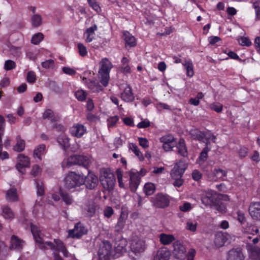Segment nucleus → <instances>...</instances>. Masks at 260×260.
<instances>
[{"mask_svg":"<svg viewBox=\"0 0 260 260\" xmlns=\"http://www.w3.org/2000/svg\"><path fill=\"white\" fill-rule=\"evenodd\" d=\"M184 173V171H183V169L176 168V167L174 166L171 171V175L173 178H176L177 177L182 178Z\"/></svg>","mask_w":260,"mask_h":260,"instance_id":"obj_46","label":"nucleus"},{"mask_svg":"<svg viewBox=\"0 0 260 260\" xmlns=\"http://www.w3.org/2000/svg\"><path fill=\"white\" fill-rule=\"evenodd\" d=\"M125 225V220L121 215L118 219V221L115 226L114 233L116 234L120 233L124 228Z\"/></svg>","mask_w":260,"mask_h":260,"instance_id":"obj_42","label":"nucleus"},{"mask_svg":"<svg viewBox=\"0 0 260 260\" xmlns=\"http://www.w3.org/2000/svg\"><path fill=\"white\" fill-rule=\"evenodd\" d=\"M144 190L147 195H151L155 190V186L152 183H146L144 186Z\"/></svg>","mask_w":260,"mask_h":260,"instance_id":"obj_52","label":"nucleus"},{"mask_svg":"<svg viewBox=\"0 0 260 260\" xmlns=\"http://www.w3.org/2000/svg\"><path fill=\"white\" fill-rule=\"evenodd\" d=\"M129 185L131 190L135 192L140 182L141 178L138 173L129 172Z\"/></svg>","mask_w":260,"mask_h":260,"instance_id":"obj_16","label":"nucleus"},{"mask_svg":"<svg viewBox=\"0 0 260 260\" xmlns=\"http://www.w3.org/2000/svg\"><path fill=\"white\" fill-rule=\"evenodd\" d=\"M120 98L122 101L127 103L134 101L135 96L129 85L126 84L123 90L120 93Z\"/></svg>","mask_w":260,"mask_h":260,"instance_id":"obj_18","label":"nucleus"},{"mask_svg":"<svg viewBox=\"0 0 260 260\" xmlns=\"http://www.w3.org/2000/svg\"><path fill=\"white\" fill-rule=\"evenodd\" d=\"M175 139L172 135H167L161 137L159 141L162 144H175Z\"/></svg>","mask_w":260,"mask_h":260,"instance_id":"obj_44","label":"nucleus"},{"mask_svg":"<svg viewBox=\"0 0 260 260\" xmlns=\"http://www.w3.org/2000/svg\"><path fill=\"white\" fill-rule=\"evenodd\" d=\"M43 34L41 32H38L32 36L31 41L32 44L38 45L43 40Z\"/></svg>","mask_w":260,"mask_h":260,"instance_id":"obj_48","label":"nucleus"},{"mask_svg":"<svg viewBox=\"0 0 260 260\" xmlns=\"http://www.w3.org/2000/svg\"><path fill=\"white\" fill-rule=\"evenodd\" d=\"M81 125L80 124H76L73 125L70 129L71 134L77 138L75 139L76 145H73L72 148L73 151H76L80 148V138L81 137Z\"/></svg>","mask_w":260,"mask_h":260,"instance_id":"obj_11","label":"nucleus"},{"mask_svg":"<svg viewBox=\"0 0 260 260\" xmlns=\"http://www.w3.org/2000/svg\"><path fill=\"white\" fill-rule=\"evenodd\" d=\"M80 175L75 172H71L64 179V187L70 189L79 186Z\"/></svg>","mask_w":260,"mask_h":260,"instance_id":"obj_7","label":"nucleus"},{"mask_svg":"<svg viewBox=\"0 0 260 260\" xmlns=\"http://www.w3.org/2000/svg\"><path fill=\"white\" fill-rule=\"evenodd\" d=\"M138 141L139 145L143 148L146 149L149 147V142L146 138L139 137Z\"/></svg>","mask_w":260,"mask_h":260,"instance_id":"obj_61","label":"nucleus"},{"mask_svg":"<svg viewBox=\"0 0 260 260\" xmlns=\"http://www.w3.org/2000/svg\"><path fill=\"white\" fill-rule=\"evenodd\" d=\"M113 68L112 62L105 57L102 59L100 62L99 78L100 82L104 87L108 86L110 80V72Z\"/></svg>","mask_w":260,"mask_h":260,"instance_id":"obj_4","label":"nucleus"},{"mask_svg":"<svg viewBox=\"0 0 260 260\" xmlns=\"http://www.w3.org/2000/svg\"><path fill=\"white\" fill-rule=\"evenodd\" d=\"M16 67V63L12 60H7L4 64V69L9 71L15 69Z\"/></svg>","mask_w":260,"mask_h":260,"instance_id":"obj_55","label":"nucleus"},{"mask_svg":"<svg viewBox=\"0 0 260 260\" xmlns=\"http://www.w3.org/2000/svg\"><path fill=\"white\" fill-rule=\"evenodd\" d=\"M60 194L62 197L63 201L67 204H71L73 202V199L70 197V196L66 193H64L62 191L61 189H60Z\"/></svg>","mask_w":260,"mask_h":260,"instance_id":"obj_56","label":"nucleus"},{"mask_svg":"<svg viewBox=\"0 0 260 260\" xmlns=\"http://www.w3.org/2000/svg\"><path fill=\"white\" fill-rule=\"evenodd\" d=\"M174 166L176 167V168L183 169V171L185 172L188 167V164L184 160V158H183L177 161Z\"/></svg>","mask_w":260,"mask_h":260,"instance_id":"obj_51","label":"nucleus"},{"mask_svg":"<svg viewBox=\"0 0 260 260\" xmlns=\"http://www.w3.org/2000/svg\"><path fill=\"white\" fill-rule=\"evenodd\" d=\"M172 254L175 259L178 260H194L196 251L193 248H190L186 252V246L179 240L175 241L173 245Z\"/></svg>","mask_w":260,"mask_h":260,"instance_id":"obj_3","label":"nucleus"},{"mask_svg":"<svg viewBox=\"0 0 260 260\" xmlns=\"http://www.w3.org/2000/svg\"><path fill=\"white\" fill-rule=\"evenodd\" d=\"M25 147V141L21 138L20 136H17L16 143L13 147V150L15 151L20 152L24 150Z\"/></svg>","mask_w":260,"mask_h":260,"instance_id":"obj_38","label":"nucleus"},{"mask_svg":"<svg viewBox=\"0 0 260 260\" xmlns=\"http://www.w3.org/2000/svg\"><path fill=\"white\" fill-rule=\"evenodd\" d=\"M87 92L82 90V103H84V106L86 111H92L94 108V103L92 99L87 97Z\"/></svg>","mask_w":260,"mask_h":260,"instance_id":"obj_23","label":"nucleus"},{"mask_svg":"<svg viewBox=\"0 0 260 260\" xmlns=\"http://www.w3.org/2000/svg\"><path fill=\"white\" fill-rule=\"evenodd\" d=\"M210 151L209 149L207 148V147H204L203 148L197 159V162L199 165H201L206 161L208 157V153Z\"/></svg>","mask_w":260,"mask_h":260,"instance_id":"obj_40","label":"nucleus"},{"mask_svg":"<svg viewBox=\"0 0 260 260\" xmlns=\"http://www.w3.org/2000/svg\"><path fill=\"white\" fill-rule=\"evenodd\" d=\"M81 156L80 155H72L67 158H64L61 163L63 169L69 168L73 165H80Z\"/></svg>","mask_w":260,"mask_h":260,"instance_id":"obj_13","label":"nucleus"},{"mask_svg":"<svg viewBox=\"0 0 260 260\" xmlns=\"http://www.w3.org/2000/svg\"><path fill=\"white\" fill-rule=\"evenodd\" d=\"M228 239L226 234L222 232H218L216 233L215 236V245L217 247H221L224 245Z\"/></svg>","mask_w":260,"mask_h":260,"instance_id":"obj_27","label":"nucleus"},{"mask_svg":"<svg viewBox=\"0 0 260 260\" xmlns=\"http://www.w3.org/2000/svg\"><path fill=\"white\" fill-rule=\"evenodd\" d=\"M91 72H84V76L82 77V81H84L86 86L90 89L92 92H100L104 89L103 87L93 79H87L86 77V74H91Z\"/></svg>","mask_w":260,"mask_h":260,"instance_id":"obj_8","label":"nucleus"},{"mask_svg":"<svg viewBox=\"0 0 260 260\" xmlns=\"http://www.w3.org/2000/svg\"><path fill=\"white\" fill-rule=\"evenodd\" d=\"M99 184L98 177L91 171H88L87 175L85 177L82 185L86 188L90 190L94 189Z\"/></svg>","mask_w":260,"mask_h":260,"instance_id":"obj_9","label":"nucleus"},{"mask_svg":"<svg viewBox=\"0 0 260 260\" xmlns=\"http://www.w3.org/2000/svg\"><path fill=\"white\" fill-rule=\"evenodd\" d=\"M227 172L221 169H215L211 172V174H208V178L211 181H216L218 179L221 180H224V177L226 176Z\"/></svg>","mask_w":260,"mask_h":260,"instance_id":"obj_21","label":"nucleus"},{"mask_svg":"<svg viewBox=\"0 0 260 260\" xmlns=\"http://www.w3.org/2000/svg\"><path fill=\"white\" fill-rule=\"evenodd\" d=\"M119 119V118L118 116H114L109 117L107 119L108 127L109 128L113 127L116 125Z\"/></svg>","mask_w":260,"mask_h":260,"instance_id":"obj_50","label":"nucleus"},{"mask_svg":"<svg viewBox=\"0 0 260 260\" xmlns=\"http://www.w3.org/2000/svg\"><path fill=\"white\" fill-rule=\"evenodd\" d=\"M171 253L169 249L165 247L159 248L154 256L153 260H169Z\"/></svg>","mask_w":260,"mask_h":260,"instance_id":"obj_22","label":"nucleus"},{"mask_svg":"<svg viewBox=\"0 0 260 260\" xmlns=\"http://www.w3.org/2000/svg\"><path fill=\"white\" fill-rule=\"evenodd\" d=\"M239 44L243 46H250L251 45V42L247 37H241L239 40Z\"/></svg>","mask_w":260,"mask_h":260,"instance_id":"obj_62","label":"nucleus"},{"mask_svg":"<svg viewBox=\"0 0 260 260\" xmlns=\"http://www.w3.org/2000/svg\"><path fill=\"white\" fill-rule=\"evenodd\" d=\"M41 64L45 69L53 68L54 67V61L52 59H48L43 61Z\"/></svg>","mask_w":260,"mask_h":260,"instance_id":"obj_59","label":"nucleus"},{"mask_svg":"<svg viewBox=\"0 0 260 260\" xmlns=\"http://www.w3.org/2000/svg\"><path fill=\"white\" fill-rule=\"evenodd\" d=\"M248 211L250 215L253 219L260 220V202H251Z\"/></svg>","mask_w":260,"mask_h":260,"instance_id":"obj_17","label":"nucleus"},{"mask_svg":"<svg viewBox=\"0 0 260 260\" xmlns=\"http://www.w3.org/2000/svg\"><path fill=\"white\" fill-rule=\"evenodd\" d=\"M57 142L64 151L70 146L69 138L64 134L59 135L57 138Z\"/></svg>","mask_w":260,"mask_h":260,"instance_id":"obj_29","label":"nucleus"},{"mask_svg":"<svg viewBox=\"0 0 260 260\" xmlns=\"http://www.w3.org/2000/svg\"><path fill=\"white\" fill-rule=\"evenodd\" d=\"M210 108L212 110L219 113H221L223 110V105L219 102H214L210 105Z\"/></svg>","mask_w":260,"mask_h":260,"instance_id":"obj_49","label":"nucleus"},{"mask_svg":"<svg viewBox=\"0 0 260 260\" xmlns=\"http://www.w3.org/2000/svg\"><path fill=\"white\" fill-rule=\"evenodd\" d=\"M113 250L112 245L108 241H104L98 251L100 260H109Z\"/></svg>","mask_w":260,"mask_h":260,"instance_id":"obj_6","label":"nucleus"},{"mask_svg":"<svg viewBox=\"0 0 260 260\" xmlns=\"http://www.w3.org/2000/svg\"><path fill=\"white\" fill-rule=\"evenodd\" d=\"M2 216L7 220H12L15 218V214L8 205H3L1 207Z\"/></svg>","mask_w":260,"mask_h":260,"instance_id":"obj_26","label":"nucleus"},{"mask_svg":"<svg viewBox=\"0 0 260 260\" xmlns=\"http://www.w3.org/2000/svg\"><path fill=\"white\" fill-rule=\"evenodd\" d=\"M97 29V25L94 24L86 30L84 35L87 42H91L93 40L95 35V31Z\"/></svg>","mask_w":260,"mask_h":260,"instance_id":"obj_28","label":"nucleus"},{"mask_svg":"<svg viewBox=\"0 0 260 260\" xmlns=\"http://www.w3.org/2000/svg\"><path fill=\"white\" fill-rule=\"evenodd\" d=\"M21 47L15 46H11L9 48V51L14 56H18L21 54Z\"/></svg>","mask_w":260,"mask_h":260,"instance_id":"obj_53","label":"nucleus"},{"mask_svg":"<svg viewBox=\"0 0 260 260\" xmlns=\"http://www.w3.org/2000/svg\"><path fill=\"white\" fill-rule=\"evenodd\" d=\"M30 228L34 238L39 247L41 249L50 248L54 251L53 253L54 260H62L60 256L56 251L61 252L65 257L69 256V252L67 250L64 244L58 239H54L53 242L45 241V237L42 233L40 228L30 223Z\"/></svg>","mask_w":260,"mask_h":260,"instance_id":"obj_1","label":"nucleus"},{"mask_svg":"<svg viewBox=\"0 0 260 260\" xmlns=\"http://www.w3.org/2000/svg\"><path fill=\"white\" fill-rule=\"evenodd\" d=\"M37 186V193L38 196H43L44 192V187L43 182L41 181L36 182Z\"/></svg>","mask_w":260,"mask_h":260,"instance_id":"obj_54","label":"nucleus"},{"mask_svg":"<svg viewBox=\"0 0 260 260\" xmlns=\"http://www.w3.org/2000/svg\"><path fill=\"white\" fill-rule=\"evenodd\" d=\"M207 132L200 131L197 128L191 129L189 134L191 137V138L194 140H197L199 142L204 141V138L206 136V134Z\"/></svg>","mask_w":260,"mask_h":260,"instance_id":"obj_25","label":"nucleus"},{"mask_svg":"<svg viewBox=\"0 0 260 260\" xmlns=\"http://www.w3.org/2000/svg\"><path fill=\"white\" fill-rule=\"evenodd\" d=\"M6 200L9 202H15L18 200L17 190L15 188L9 189L6 194Z\"/></svg>","mask_w":260,"mask_h":260,"instance_id":"obj_33","label":"nucleus"},{"mask_svg":"<svg viewBox=\"0 0 260 260\" xmlns=\"http://www.w3.org/2000/svg\"><path fill=\"white\" fill-rule=\"evenodd\" d=\"M42 17L40 15L35 14L31 17V24L33 27H38L42 24Z\"/></svg>","mask_w":260,"mask_h":260,"instance_id":"obj_41","label":"nucleus"},{"mask_svg":"<svg viewBox=\"0 0 260 260\" xmlns=\"http://www.w3.org/2000/svg\"><path fill=\"white\" fill-rule=\"evenodd\" d=\"M96 210V206L94 204L90 205L87 211V215L88 217H92L94 216Z\"/></svg>","mask_w":260,"mask_h":260,"instance_id":"obj_58","label":"nucleus"},{"mask_svg":"<svg viewBox=\"0 0 260 260\" xmlns=\"http://www.w3.org/2000/svg\"><path fill=\"white\" fill-rule=\"evenodd\" d=\"M115 249L118 253H123L126 251V247L127 242L126 239L123 238L120 235L119 237L114 239Z\"/></svg>","mask_w":260,"mask_h":260,"instance_id":"obj_20","label":"nucleus"},{"mask_svg":"<svg viewBox=\"0 0 260 260\" xmlns=\"http://www.w3.org/2000/svg\"><path fill=\"white\" fill-rule=\"evenodd\" d=\"M176 147L175 153L176 154L182 157L183 158H188V151L184 138H180L178 141L175 143Z\"/></svg>","mask_w":260,"mask_h":260,"instance_id":"obj_10","label":"nucleus"},{"mask_svg":"<svg viewBox=\"0 0 260 260\" xmlns=\"http://www.w3.org/2000/svg\"><path fill=\"white\" fill-rule=\"evenodd\" d=\"M201 201L204 205L214 207L219 212L223 213L226 211V207L222 202V195L215 191L211 190L205 192L201 196Z\"/></svg>","mask_w":260,"mask_h":260,"instance_id":"obj_2","label":"nucleus"},{"mask_svg":"<svg viewBox=\"0 0 260 260\" xmlns=\"http://www.w3.org/2000/svg\"><path fill=\"white\" fill-rule=\"evenodd\" d=\"M100 180L105 189L111 191L114 189L116 178L110 169H104L101 171Z\"/></svg>","mask_w":260,"mask_h":260,"instance_id":"obj_5","label":"nucleus"},{"mask_svg":"<svg viewBox=\"0 0 260 260\" xmlns=\"http://www.w3.org/2000/svg\"><path fill=\"white\" fill-rule=\"evenodd\" d=\"M145 249V242L141 240H134L131 244V250L136 255L142 253Z\"/></svg>","mask_w":260,"mask_h":260,"instance_id":"obj_15","label":"nucleus"},{"mask_svg":"<svg viewBox=\"0 0 260 260\" xmlns=\"http://www.w3.org/2000/svg\"><path fill=\"white\" fill-rule=\"evenodd\" d=\"M239 157L243 158L245 157L248 154V149L245 147H241L238 150Z\"/></svg>","mask_w":260,"mask_h":260,"instance_id":"obj_63","label":"nucleus"},{"mask_svg":"<svg viewBox=\"0 0 260 260\" xmlns=\"http://www.w3.org/2000/svg\"><path fill=\"white\" fill-rule=\"evenodd\" d=\"M17 163L21 164L23 166L29 167L30 161L28 157L23 154H19L17 158Z\"/></svg>","mask_w":260,"mask_h":260,"instance_id":"obj_45","label":"nucleus"},{"mask_svg":"<svg viewBox=\"0 0 260 260\" xmlns=\"http://www.w3.org/2000/svg\"><path fill=\"white\" fill-rule=\"evenodd\" d=\"M245 256L241 248L230 250L227 254V260H244Z\"/></svg>","mask_w":260,"mask_h":260,"instance_id":"obj_14","label":"nucleus"},{"mask_svg":"<svg viewBox=\"0 0 260 260\" xmlns=\"http://www.w3.org/2000/svg\"><path fill=\"white\" fill-rule=\"evenodd\" d=\"M41 172V169L38 165H34L32 167L31 171V174L34 176L36 177L39 175Z\"/></svg>","mask_w":260,"mask_h":260,"instance_id":"obj_64","label":"nucleus"},{"mask_svg":"<svg viewBox=\"0 0 260 260\" xmlns=\"http://www.w3.org/2000/svg\"><path fill=\"white\" fill-rule=\"evenodd\" d=\"M205 135L204 141L203 142L205 143V147H207L209 149V150H211V142L215 143L216 137L213 134L208 132H207Z\"/></svg>","mask_w":260,"mask_h":260,"instance_id":"obj_37","label":"nucleus"},{"mask_svg":"<svg viewBox=\"0 0 260 260\" xmlns=\"http://www.w3.org/2000/svg\"><path fill=\"white\" fill-rule=\"evenodd\" d=\"M122 38L124 41V47L126 49L128 50L137 46L136 39L128 31L124 30L122 32Z\"/></svg>","mask_w":260,"mask_h":260,"instance_id":"obj_12","label":"nucleus"},{"mask_svg":"<svg viewBox=\"0 0 260 260\" xmlns=\"http://www.w3.org/2000/svg\"><path fill=\"white\" fill-rule=\"evenodd\" d=\"M182 66L184 67L187 76L192 77L194 75L193 65L191 60L185 59L182 62Z\"/></svg>","mask_w":260,"mask_h":260,"instance_id":"obj_32","label":"nucleus"},{"mask_svg":"<svg viewBox=\"0 0 260 260\" xmlns=\"http://www.w3.org/2000/svg\"><path fill=\"white\" fill-rule=\"evenodd\" d=\"M249 255L253 260H260V248L253 246L249 249Z\"/></svg>","mask_w":260,"mask_h":260,"instance_id":"obj_39","label":"nucleus"},{"mask_svg":"<svg viewBox=\"0 0 260 260\" xmlns=\"http://www.w3.org/2000/svg\"><path fill=\"white\" fill-rule=\"evenodd\" d=\"M43 118L44 119H49L51 121L57 120L53 112L51 109H47L45 111L43 115Z\"/></svg>","mask_w":260,"mask_h":260,"instance_id":"obj_47","label":"nucleus"},{"mask_svg":"<svg viewBox=\"0 0 260 260\" xmlns=\"http://www.w3.org/2000/svg\"><path fill=\"white\" fill-rule=\"evenodd\" d=\"M116 174L117 177V181L119 186L120 188H125L124 182H127L128 180V177L123 175V172L121 169H117L116 171Z\"/></svg>","mask_w":260,"mask_h":260,"instance_id":"obj_35","label":"nucleus"},{"mask_svg":"<svg viewBox=\"0 0 260 260\" xmlns=\"http://www.w3.org/2000/svg\"><path fill=\"white\" fill-rule=\"evenodd\" d=\"M159 241L164 245H167L175 241V237L173 235L162 233L159 235Z\"/></svg>","mask_w":260,"mask_h":260,"instance_id":"obj_34","label":"nucleus"},{"mask_svg":"<svg viewBox=\"0 0 260 260\" xmlns=\"http://www.w3.org/2000/svg\"><path fill=\"white\" fill-rule=\"evenodd\" d=\"M46 149V146L44 144H41L39 145L35 150L34 152V156L35 157H37L41 159V156L44 153Z\"/></svg>","mask_w":260,"mask_h":260,"instance_id":"obj_43","label":"nucleus"},{"mask_svg":"<svg viewBox=\"0 0 260 260\" xmlns=\"http://www.w3.org/2000/svg\"><path fill=\"white\" fill-rule=\"evenodd\" d=\"M81 237V225L80 222L77 223L72 230L69 231L68 237L79 239Z\"/></svg>","mask_w":260,"mask_h":260,"instance_id":"obj_31","label":"nucleus"},{"mask_svg":"<svg viewBox=\"0 0 260 260\" xmlns=\"http://www.w3.org/2000/svg\"><path fill=\"white\" fill-rule=\"evenodd\" d=\"M170 204V200L168 197L162 193H158L154 201V205L160 208L168 207Z\"/></svg>","mask_w":260,"mask_h":260,"instance_id":"obj_19","label":"nucleus"},{"mask_svg":"<svg viewBox=\"0 0 260 260\" xmlns=\"http://www.w3.org/2000/svg\"><path fill=\"white\" fill-rule=\"evenodd\" d=\"M129 60L126 57H123L121 60V65L119 67V71L124 74H130L131 69L129 66Z\"/></svg>","mask_w":260,"mask_h":260,"instance_id":"obj_30","label":"nucleus"},{"mask_svg":"<svg viewBox=\"0 0 260 260\" xmlns=\"http://www.w3.org/2000/svg\"><path fill=\"white\" fill-rule=\"evenodd\" d=\"M24 245V242L13 235L11 238L10 248L12 250L19 251L21 250Z\"/></svg>","mask_w":260,"mask_h":260,"instance_id":"obj_24","label":"nucleus"},{"mask_svg":"<svg viewBox=\"0 0 260 260\" xmlns=\"http://www.w3.org/2000/svg\"><path fill=\"white\" fill-rule=\"evenodd\" d=\"M129 149L135 154L136 156L139 158L140 161H143L144 160V157L142 153L140 151L138 146L133 143H131L129 144Z\"/></svg>","mask_w":260,"mask_h":260,"instance_id":"obj_36","label":"nucleus"},{"mask_svg":"<svg viewBox=\"0 0 260 260\" xmlns=\"http://www.w3.org/2000/svg\"><path fill=\"white\" fill-rule=\"evenodd\" d=\"M114 214V210L110 206H106L104 210V215L107 218H110Z\"/></svg>","mask_w":260,"mask_h":260,"instance_id":"obj_57","label":"nucleus"},{"mask_svg":"<svg viewBox=\"0 0 260 260\" xmlns=\"http://www.w3.org/2000/svg\"><path fill=\"white\" fill-rule=\"evenodd\" d=\"M250 158L252 161L257 164L260 161L259 153L256 150L253 151L252 154L250 155Z\"/></svg>","mask_w":260,"mask_h":260,"instance_id":"obj_60","label":"nucleus"}]
</instances>
